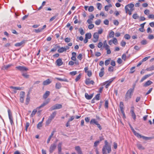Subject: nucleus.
<instances>
[{
    "mask_svg": "<svg viewBox=\"0 0 154 154\" xmlns=\"http://www.w3.org/2000/svg\"><path fill=\"white\" fill-rule=\"evenodd\" d=\"M105 145L103 146L102 149L103 154H107L109 153L111 151V146L108 144L107 140L105 141Z\"/></svg>",
    "mask_w": 154,
    "mask_h": 154,
    "instance_id": "nucleus-1",
    "label": "nucleus"
},
{
    "mask_svg": "<svg viewBox=\"0 0 154 154\" xmlns=\"http://www.w3.org/2000/svg\"><path fill=\"white\" fill-rule=\"evenodd\" d=\"M134 6V5L132 3L126 5L125 7L126 13H128L130 15H131L132 14L131 12L134 10L133 8Z\"/></svg>",
    "mask_w": 154,
    "mask_h": 154,
    "instance_id": "nucleus-2",
    "label": "nucleus"
},
{
    "mask_svg": "<svg viewBox=\"0 0 154 154\" xmlns=\"http://www.w3.org/2000/svg\"><path fill=\"white\" fill-rule=\"evenodd\" d=\"M134 91V89L132 88L129 89L127 92L125 97V101H128V100L130 99L133 94Z\"/></svg>",
    "mask_w": 154,
    "mask_h": 154,
    "instance_id": "nucleus-3",
    "label": "nucleus"
},
{
    "mask_svg": "<svg viewBox=\"0 0 154 154\" xmlns=\"http://www.w3.org/2000/svg\"><path fill=\"white\" fill-rule=\"evenodd\" d=\"M62 105L60 104H57L51 106L49 109V111H52L57 109H59L62 107Z\"/></svg>",
    "mask_w": 154,
    "mask_h": 154,
    "instance_id": "nucleus-4",
    "label": "nucleus"
},
{
    "mask_svg": "<svg viewBox=\"0 0 154 154\" xmlns=\"http://www.w3.org/2000/svg\"><path fill=\"white\" fill-rule=\"evenodd\" d=\"M16 68L23 72L24 71H27L29 70L27 67L20 66H17L16 67Z\"/></svg>",
    "mask_w": 154,
    "mask_h": 154,
    "instance_id": "nucleus-5",
    "label": "nucleus"
},
{
    "mask_svg": "<svg viewBox=\"0 0 154 154\" xmlns=\"http://www.w3.org/2000/svg\"><path fill=\"white\" fill-rule=\"evenodd\" d=\"M10 88L13 90V93H16L17 92V90H21L23 89V88L20 87L10 86Z\"/></svg>",
    "mask_w": 154,
    "mask_h": 154,
    "instance_id": "nucleus-6",
    "label": "nucleus"
},
{
    "mask_svg": "<svg viewBox=\"0 0 154 154\" xmlns=\"http://www.w3.org/2000/svg\"><path fill=\"white\" fill-rule=\"evenodd\" d=\"M25 95V93L24 91H21L20 94V101L23 103L24 102V100Z\"/></svg>",
    "mask_w": 154,
    "mask_h": 154,
    "instance_id": "nucleus-7",
    "label": "nucleus"
},
{
    "mask_svg": "<svg viewBox=\"0 0 154 154\" xmlns=\"http://www.w3.org/2000/svg\"><path fill=\"white\" fill-rule=\"evenodd\" d=\"M9 118L11 125H12L14 124V122L13 120V117L12 114L11 113V111L9 109L8 110Z\"/></svg>",
    "mask_w": 154,
    "mask_h": 154,
    "instance_id": "nucleus-8",
    "label": "nucleus"
},
{
    "mask_svg": "<svg viewBox=\"0 0 154 154\" xmlns=\"http://www.w3.org/2000/svg\"><path fill=\"white\" fill-rule=\"evenodd\" d=\"M50 101V99L49 98L45 102H44L40 106L38 107L37 109H40L42 108L43 107L46 105L48 104Z\"/></svg>",
    "mask_w": 154,
    "mask_h": 154,
    "instance_id": "nucleus-9",
    "label": "nucleus"
},
{
    "mask_svg": "<svg viewBox=\"0 0 154 154\" xmlns=\"http://www.w3.org/2000/svg\"><path fill=\"white\" fill-rule=\"evenodd\" d=\"M56 147V145L55 143L51 144L50 147L49 152L50 153H52Z\"/></svg>",
    "mask_w": 154,
    "mask_h": 154,
    "instance_id": "nucleus-10",
    "label": "nucleus"
},
{
    "mask_svg": "<svg viewBox=\"0 0 154 154\" xmlns=\"http://www.w3.org/2000/svg\"><path fill=\"white\" fill-rule=\"evenodd\" d=\"M124 105L123 102H120L119 104V108L122 113L125 116V114L124 112Z\"/></svg>",
    "mask_w": 154,
    "mask_h": 154,
    "instance_id": "nucleus-11",
    "label": "nucleus"
},
{
    "mask_svg": "<svg viewBox=\"0 0 154 154\" xmlns=\"http://www.w3.org/2000/svg\"><path fill=\"white\" fill-rule=\"evenodd\" d=\"M115 79V78H112V79H109V81L105 82L106 84L105 86L106 88H107L109 86L113 81Z\"/></svg>",
    "mask_w": 154,
    "mask_h": 154,
    "instance_id": "nucleus-12",
    "label": "nucleus"
},
{
    "mask_svg": "<svg viewBox=\"0 0 154 154\" xmlns=\"http://www.w3.org/2000/svg\"><path fill=\"white\" fill-rule=\"evenodd\" d=\"M85 84L88 85L90 84L93 85L94 83V82L93 81L89 79H86L85 80Z\"/></svg>",
    "mask_w": 154,
    "mask_h": 154,
    "instance_id": "nucleus-13",
    "label": "nucleus"
},
{
    "mask_svg": "<svg viewBox=\"0 0 154 154\" xmlns=\"http://www.w3.org/2000/svg\"><path fill=\"white\" fill-rule=\"evenodd\" d=\"M75 150L77 151L78 154H83L81 148L79 146H76L75 148Z\"/></svg>",
    "mask_w": 154,
    "mask_h": 154,
    "instance_id": "nucleus-14",
    "label": "nucleus"
},
{
    "mask_svg": "<svg viewBox=\"0 0 154 154\" xmlns=\"http://www.w3.org/2000/svg\"><path fill=\"white\" fill-rule=\"evenodd\" d=\"M56 115V112H54L50 115L48 118L52 120L54 118Z\"/></svg>",
    "mask_w": 154,
    "mask_h": 154,
    "instance_id": "nucleus-15",
    "label": "nucleus"
},
{
    "mask_svg": "<svg viewBox=\"0 0 154 154\" xmlns=\"http://www.w3.org/2000/svg\"><path fill=\"white\" fill-rule=\"evenodd\" d=\"M132 108H133V109H131V114L132 117L133 118L134 120H135L136 119V115L134 112V109H133L134 108V107H132L131 109H132Z\"/></svg>",
    "mask_w": 154,
    "mask_h": 154,
    "instance_id": "nucleus-16",
    "label": "nucleus"
},
{
    "mask_svg": "<svg viewBox=\"0 0 154 154\" xmlns=\"http://www.w3.org/2000/svg\"><path fill=\"white\" fill-rule=\"evenodd\" d=\"M56 62L57 63V65L58 66H60L63 64L62 60L60 58H59V59H58L56 60Z\"/></svg>",
    "mask_w": 154,
    "mask_h": 154,
    "instance_id": "nucleus-17",
    "label": "nucleus"
},
{
    "mask_svg": "<svg viewBox=\"0 0 154 154\" xmlns=\"http://www.w3.org/2000/svg\"><path fill=\"white\" fill-rule=\"evenodd\" d=\"M26 41L24 40H23L20 42L17 43L15 44V46L16 47L20 46L26 42Z\"/></svg>",
    "mask_w": 154,
    "mask_h": 154,
    "instance_id": "nucleus-18",
    "label": "nucleus"
},
{
    "mask_svg": "<svg viewBox=\"0 0 154 154\" xmlns=\"http://www.w3.org/2000/svg\"><path fill=\"white\" fill-rule=\"evenodd\" d=\"M51 82V81L49 79H48L43 82V85H48Z\"/></svg>",
    "mask_w": 154,
    "mask_h": 154,
    "instance_id": "nucleus-19",
    "label": "nucleus"
},
{
    "mask_svg": "<svg viewBox=\"0 0 154 154\" xmlns=\"http://www.w3.org/2000/svg\"><path fill=\"white\" fill-rule=\"evenodd\" d=\"M55 132V131H52V133H51V135L49 137H48V139L47 140V143H49V142H50V140H51L52 137L54 135V134Z\"/></svg>",
    "mask_w": 154,
    "mask_h": 154,
    "instance_id": "nucleus-20",
    "label": "nucleus"
},
{
    "mask_svg": "<svg viewBox=\"0 0 154 154\" xmlns=\"http://www.w3.org/2000/svg\"><path fill=\"white\" fill-rule=\"evenodd\" d=\"M153 74H148L147 75H146L145 76H144L141 79L140 82H143L144 80L145 79H146V78H147L148 77H149V76H150L152 75Z\"/></svg>",
    "mask_w": 154,
    "mask_h": 154,
    "instance_id": "nucleus-21",
    "label": "nucleus"
},
{
    "mask_svg": "<svg viewBox=\"0 0 154 154\" xmlns=\"http://www.w3.org/2000/svg\"><path fill=\"white\" fill-rule=\"evenodd\" d=\"M104 68L103 67H102L100 69V71L99 73V76L100 77H102L104 75Z\"/></svg>",
    "mask_w": 154,
    "mask_h": 154,
    "instance_id": "nucleus-22",
    "label": "nucleus"
},
{
    "mask_svg": "<svg viewBox=\"0 0 154 154\" xmlns=\"http://www.w3.org/2000/svg\"><path fill=\"white\" fill-rule=\"evenodd\" d=\"M50 92L49 91H46L43 95V97L44 99H46L49 95Z\"/></svg>",
    "mask_w": 154,
    "mask_h": 154,
    "instance_id": "nucleus-23",
    "label": "nucleus"
},
{
    "mask_svg": "<svg viewBox=\"0 0 154 154\" xmlns=\"http://www.w3.org/2000/svg\"><path fill=\"white\" fill-rule=\"evenodd\" d=\"M103 47L105 48V49H107L109 46L107 44L106 40H105L103 42Z\"/></svg>",
    "mask_w": 154,
    "mask_h": 154,
    "instance_id": "nucleus-24",
    "label": "nucleus"
},
{
    "mask_svg": "<svg viewBox=\"0 0 154 154\" xmlns=\"http://www.w3.org/2000/svg\"><path fill=\"white\" fill-rule=\"evenodd\" d=\"M152 83V82L151 81L149 80L146 82L145 84H144L143 86L146 87L151 85Z\"/></svg>",
    "mask_w": 154,
    "mask_h": 154,
    "instance_id": "nucleus-25",
    "label": "nucleus"
},
{
    "mask_svg": "<svg viewBox=\"0 0 154 154\" xmlns=\"http://www.w3.org/2000/svg\"><path fill=\"white\" fill-rule=\"evenodd\" d=\"M90 123L91 124H95L97 125L98 123V122L95 119H91Z\"/></svg>",
    "mask_w": 154,
    "mask_h": 154,
    "instance_id": "nucleus-26",
    "label": "nucleus"
},
{
    "mask_svg": "<svg viewBox=\"0 0 154 154\" xmlns=\"http://www.w3.org/2000/svg\"><path fill=\"white\" fill-rule=\"evenodd\" d=\"M85 98L88 100L91 99L93 95L91 94V95H89L87 93H85Z\"/></svg>",
    "mask_w": 154,
    "mask_h": 154,
    "instance_id": "nucleus-27",
    "label": "nucleus"
},
{
    "mask_svg": "<svg viewBox=\"0 0 154 154\" xmlns=\"http://www.w3.org/2000/svg\"><path fill=\"white\" fill-rule=\"evenodd\" d=\"M62 144V142H60L58 145V152H61V147Z\"/></svg>",
    "mask_w": 154,
    "mask_h": 154,
    "instance_id": "nucleus-28",
    "label": "nucleus"
},
{
    "mask_svg": "<svg viewBox=\"0 0 154 154\" xmlns=\"http://www.w3.org/2000/svg\"><path fill=\"white\" fill-rule=\"evenodd\" d=\"M114 35L115 33L114 32L112 31L109 33V35L107 36V38H113L114 37Z\"/></svg>",
    "mask_w": 154,
    "mask_h": 154,
    "instance_id": "nucleus-29",
    "label": "nucleus"
},
{
    "mask_svg": "<svg viewBox=\"0 0 154 154\" xmlns=\"http://www.w3.org/2000/svg\"><path fill=\"white\" fill-rule=\"evenodd\" d=\"M61 87V83L59 82L57 83L55 85V88L56 89H60Z\"/></svg>",
    "mask_w": 154,
    "mask_h": 154,
    "instance_id": "nucleus-30",
    "label": "nucleus"
},
{
    "mask_svg": "<svg viewBox=\"0 0 154 154\" xmlns=\"http://www.w3.org/2000/svg\"><path fill=\"white\" fill-rule=\"evenodd\" d=\"M137 146L138 149L140 150H144L145 149L144 147L141 144L139 143H138L137 144Z\"/></svg>",
    "mask_w": 154,
    "mask_h": 154,
    "instance_id": "nucleus-31",
    "label": "nucleus"
},
{
    "mask_svg": "<svg viewBox=\"0 0 154 154\" xmlns=\"http://www.w3.org/2000/svg\"><path fill=\"white\" fill-rule=\"evenodd\" d=\"M112 7V5L110 4L108 5H106L105 6V10L106 11H107L109 9V8Z\"/></svg>",
    "mask_w": 154,
    "mask_h": 154,
    "instance_id": "nucleus-32",
    "label": "nucleus"
},
{
    "mask_svg": "<svg viewBox=\"0 0 154 154\" xmlns=\"http://www.w3.org/2000/svg\"><path fill=\"white\" fill-rule=\"evenodd\" d=\"M22 75L26 79H28L29 77V75H28L26 73L23 72Z\"/></svg>",
    "mask_w": 154,
    "mask_h": 154,
    "instance_id": "nucleus-33",
    "label": "nucleus"
},
{
    "mask_svg": "<svg viewBox=\"0 0 154 154\" xmlns=\"http://www.w3.org/2000/svg\"><path fill=\"white\" fill-rule=\"evenodd\" d=\"M55 79L61 81H63L65 82H68V81L67 79H62L60 78H56Z\"/></svg>",
    "mask_w": 154,
    "mask_h": 154,
    "instance_id": "nucleus-34",
    "label": "nucleus"
},
{
    "mask_svg": "<svg viewBox=\"0 0 154 154\" xmlns=\"http://www.w3.org/2000/svg\"><path fill=\"white\" fill-rule=\"evenodd\" d=\"M91 37V35L90 33H87L85 34V38L87 39H90Z\"/></svg>",
    "mask_w": 154,
    "mask_h": 154,
    "instance_id": "nucleus-35",
    "label": "nucleus"
},
{
    "mask_svg": "<svg viewBox=\"0 0 154 154\" xmlns=\"http://www.w3.org/2000/svg\"><path fill=\"white\" fill-rule=\"evenodd\" d=\"M79 31L81 35H83L85 34V32L82 28H79Z\"/></svg>",
    "mask_w": 154,
    "mask_h": 154,
    "instance_id": "nucleus-36",
    "label": "nucleus"
},
{
    "mask_svg": "<svg viewBox=\"0 0 154 154\" xmlns=\"http://www.w3.org/2000/svg\"><path fill=\"white\" fill-rule=\"evenodd\" d=\"M141 137L146 140H151V139L154 138V137H145L144 136H142Z\"/></svg>",
    "mask_w": 154,
    "mask_h": 154,
    "instance_id": "nucleus-37",
    "label": "nucleus"
},
{
    "mask_svg": "<svg viewBox=\"0 0 154 154\" xmlns=\"http://www.w3.org/2000/svg\"><path fill=\"white\" fill-rule=\"evenodd\" d=\"M58 52L61 53L64 51H65L63 47L60 48L57 50Z\"/></svg>",
    "mask_w": 154,
    "mask_h": 154,
    "instance_id": "nucleus-38",
    "label": "nucleus"
},
{
    "mask_svg": "<svg viewBox=\"0 0 154 154\" xmlns=\"http://www.w3.org/2000/svg\"><path fill=\"white\" fill-rule=\"evenodd\" d=\"M154 70V66H151L147 68L146 70L147 71H151Z\"/></svg>",
    "mask_w": 154,
    "mask_h": 154,
    "instance_id": "nucleus-39",
    "label": "nucleus"
},
{
    "mask_svg": "<svg viewBox=\"0 0 154 154\" xmlns=\"http://www.w3.org/2000/svg\"><path fill=\"white\" fill-rule=\"evenodd\" d=\"M112 40L113 43L115 45H116L118 43L117 40L116 38H114Z\"/></svg>",
    "mask_w": 154,
    "mask_h": 154,
    "instance_id": "nucleus-40",
    "label": "nucleus"
},
{
    "mask_svg": "<svg viewBox=\"0 0 154 154\" xmlns=\"http://www.w3.org/2000/svg\"><path fill=\"white\" fill-rule=\"evenodd\" d=\"M93 37L95 39H98L99 35L98 33L96 32L94 34Z\"/></svg>",
    "mask_w": 154,
    "mask_h": 154,
    "instance_id": "nucleus-41",
    "label": "nucleus"
},
{
    "mask_svg": "<svg viewBox=\"0 0 154 154\" xmlns=\"http://www.w3.org/2000/svg\"><path fill=\"white\" fill-rule=\"evenodd\" d=\"M37 110L36 109H34L33 110L32 113L30 115L31 117H33L36 112Z\"/></svg>",
    "mask_w": 154,
    "mask_h": 154,
    "instance_id": "nucleus-42",
    "label": "nucleus"
},
{
    "mask_svg": "<svg viewBox=\"0 0 154 154\" xmlns=\"http://www.w3.org/2000/svg\"><path fill=\"white\" fill-rule=\"evenodd\" d=\"M133 18L134 19H137L139 18V16L137 14H134L132 16Z\"/></svg>",
    "mask_w": 154,
    "mask_h": 154,
    "instance_id": "nucleus-43",
    "label": "nucleus"
},
{
    "mask_svg": "<svg viewBox=\"0 0 154 154\" xmlns=\"http://www.w3.org/2000/svg\"><path fill=\"white\" fill-rule=\"evenodd\" d=\"M88 11L89 12H92L94 10V7L93 6H90L88 8Z\"/></svg>",
    "mask_w": 154,
    "mask_h": 154,
    "instance_id": "nucleus-44",
    "label": "nucleus"
},
{
    "mask_svg": "<svg viewBox=\"0 0 154 154\" xmlns=\"http://www.w3.org/2000/svg\"><path fill=\"white\" fill-rule=\"evenodd\" d=\"M110 60L111 59L109 58V59L106 60L105 61V64L106 66H107L109 64Z\"/></svg>",
    "mask_w": 154,
    "mask_h": 154,
    "instance_id": "nucleus-45",
    "label": "nucleus"
},
{
    "mask_svg": "<svg viewBox=\"0 0 154 154\" xmlns=\"http://www.w3.org/2000/svg\"><path fill=\"white\" fill-rule=\"evenodd\" d=\"M97 8L99 10H100L101 9L102 7L101 4L100 3H98L97 4Z\"/></svg>",
    "mask_w": 154,
    "mask_h": 154,
    "instance_id": "nucleus-46",
    "label": "nucleus"
},
{
    "mask_svg": "<svg viewBox=\"0 0 154 154\" xmlns=\"http://www.w3.org/2000/svg\"><path fill=\"white\" fill-rule=\"evenodd\" d=\"M42 122H40L38 123L37 125V128H38L40 129V128L42 127Z\"/></svg>",
    "mask_w": 154,
    "mask_h": 154,
    "instance_id": "nucleus-47",
    "label": "nucleus"
},
{
    "mask_svg": "<svg viewBox=\"0 0 154 154\" xmlns=\"http://www.w3.org/2000/svg\"><path fill=\"white\" fill-rule=\"evenodd\" d=\"M100 95V94H97L94 98L95 99H96L97 100H99Z\"/></svg>",
    "mask_w": 154,
    "mask_h": 154,
    "instance_id": "nucleus-48",
    "label": "nucleus"
},
{
    "mask_svg": "<svg viewBox=\"0 0 154 154\" xmlns=\"http://www.w3.org/2000/svg\"><path fill=\"white\" fill-rule=\"evenodd\" d=\"M114 68L112 66H110L108 68V70L109 72H112L113 71Z\"/></svg>",
    "mask_w": 154,
    "mask_h": 154,
    "instance_id": "nucleus-49",
    "label": "nucleus"
},
{
    "mask_svg": "<svg viewBox=\"0 0 154 154\" xmlns=\"http://www.w3.org/2000/svg\"><path fill=\"white\" fill-rule=\"evenodd\" d=\"M100 143V141H95L94 143V146L95 147H97Z\"/></svg>",
    "mask_w": 154,
    "mask_h": 154,
    "instance_id": "nucleus-50",
    "label": "nucleus"
},
{
    "mask_svg": "<svg viewBox=\"0 0 154 154\" xmlns=\"http://www.w3.org/2000/svg\"><path fill=\"white\" fill-rule=\"evenodd\" d=\"M141 43L142 45H145L147 44V41L146 40H143L141 42Z\"/></svg>",
    "mask_w": 154,
    "mask_h": 154,
    "instance_id": "nucleus-51",
    "label": "nucleus"
},
{
    "mask_svg": "<svg viewBox=\"0 0 154 154\" xmlns=\"http://www.w3.org/2000/svg\"><path fill=\"white\" fill-rule=\"evenodd\" d=\"M81 76V74H80L75 79V81L76 82L78 81L80 79Z\"/></svg>",
    "mask_w": 154,
    "mask_h": 154,
    "instance_id": "nucleus-52",
    "label": "nucleus"
},
{
    "mask_svg": "<svg viewBox=\"0 0 154 154\" xmlns=\"http://www.w3.org/2000/svg\"><path fill=\"white\" fill-rule=\"evenodd\" d=\"M124 38L127 39H129L130 38L131 36L128 34H126L124 36Z\"/></svg>",
    "mask_w": 154,
    "mask_h": 154,
    "instance_id": "nucleus-53",
    "label": "nucleus"
},
{
    "mask_svg": "<svg viewBox=\"0 0 154 154\" xmlns=\"http://www.w3.org/2000/svg\"><path fill=\"white\" fill-rule=\"evenodd\" d=\"M101 22V20L100 19H98L95 22V24L96 25H99L100 24Z\"/></svg>",
    "mask_w": 154,
    "mask_h": 154,
    "instance_id": "nucleus-54",
    "label": "nucleus"
},
{
    "mask_svg": "<svg viewBox=\"0 0 154 154\" xmlns=\"http://www.w3.org/2000/svg\"><path fill=\"white\" fill-rule=\"evenodd\" d=\"M52 120L48 118V119L47 120L46 122V124L47 125H48L51 122Z\"/></svg>",
    "mask_w": 154,
    "mask_h": 154,
    "instance_id": "nucleus-55",
    "label": "nucleus"
},
{
    "mask_svg": "<svg viewBox=\"0 0 154 154\" xmlns=\"http://www.w3.org/2000/svg\"><path fill=\"white\" fill-rule=\"evenodd\" d=\"M82 55L81 54H79L77 57L78 59L79 60H81L82 59Z\"/></svg>",
    "mask_w": 154,
    "mask_h": 154,
    "instance_id": "nucleus-56",
    "label": "nucleus"
},
{
    "mask_svg": "<svg viewBox=\"0 0 154 154\" xmlns=\"http://www.w3.org/2000/svg\"><path fill=\"white\" fill-rule=\"evenodd\" d=\"M148 38L149 39H152L154 38V36L150 34L149 35Z\"/></svg>",
    "mask_w": 154,
    "mask_h": 154,
    "instance_id": "nucleus-57",
    "label": "nucleus"
},
{
    "mask_svg": "<svg viewBox=\"0 0 154 154\" xmlns=\"http://www.w3.org/2000/svg\"><path fill=\"white\" fill-rule=\"evenodd\" d=\"M150 57V56L147 57H145V58H143L142 60V62H143L144 61H146V60H147L149 57Z\"/></svg>",
    "mask_w": 154,
    "mask_h": 154,
    "instance_id": "nucleus-58",
    "label": "nucleus"
},
{
    "mask_svg": "<svg viewBox=\"0 0 154 154\" xmlns=\"http://www.w3.org/2000/svg\"><path fill=\"white\" fill-rule=\"evenodd\" d=\"M35 32L36 33H38L41 32L42 30L41 28H39L38 29H35Z\"/></svg>",
    "mask_w": 154,
    "mask_h": 154,
    "instance_id": "nucleus-59",
    "label": "nucleus"
},
{
    "mask_svg": "<svg viewBox=\"0 0 154 154\" xmlns=\"http://www.w3.org/2000/svg\"><path fill=\"white\" fill-rule=\"evenodd\" d=\"M94 26L93 24H91L88 26V28L89 29H91L94 28Z\"/></svg>",
    "mask_w": 154,
    "mask_h": 154,
    "instance_id": "nucleus-60",
    "label": "nucleus"
},
{
    "mask_svg": "<svg viewBox=\"0 0 154 154\" xmlns=\"http://www.w3.org/2000/svg\"><path fill=\"white\" fill-rule=\"evenodd\" d=\"M95 55L97 57H99L101 55V53L100 52H96L95 53Z\"/></svg>",
    "mask_w": 154,
    "mask_h": 154,
    "instance_id": "nucleus-61",
    "label": "nucleus"
},
{
    "mask_svg": "<svg viewBox=\"0 0 154 154\" xmlns=\"http://www.w3.org/2000/svg\"><path fill=\"white\" fill-rule=\"evenodd\" d=\"M150 11L148 9H146L144 11V14L146 15H148L149 14Z\"/></svg>",
    "mask_w": 154,
    "mask_h": 154,
    "instance_id": "nucleus-62",
    "label": "nucleus"
},
{
    "mask_svg": "<svg viewBox=\"0 0 154 154\" xmlns=\"http://www.w3.org/2000/svg\"><path fill=\"white\" fill-rule=\"evenodd\" d=\"M147 33H152V31L150 27H148L147 29Z\"/></svg>",
    "mask_w": 154,
    "mask_h": 154,
    "instance_id": "nucleus-63",
    "label": "nucleus"
},
{
    "mask_svg": "<svg viewBox=\"0 0 154 154\" xmlns=\"http://www.w3.org/2000/svg\"><path fill=\"white\" fill-rule=\"evenodd\" d=\"M148 17L149 19H154V15H153V14L149 15L148 16Z\"/></svg>",
    "mask_w": 154,
    "mask_h": 154,
    "instance_id": "nucleus-64",
    "label": "nucleus"
}]
</instances>
